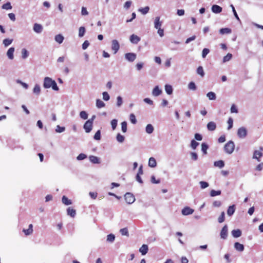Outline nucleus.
I'll list each match as a JSON object with an SVG mask.
<instances>
[{"label":"nucleus","instance_id":"obj_29","mask_svg":"<svg viewBox=\"0 0 263 263\" xmlns=\"http://www.w3.org/2000/svg\"><path fill=\"white\" fill-rule=\"evenodd\" d=\"M55 40L58 43L61 44L64 40V37L61 34H58L55 36Z\"/></svg>","mask_w":263,"mask_h":263},{"label":"nucleus","instance_id":"obj_18","mask_svg":"<svg viewBox=\"0 0 263 263\" xmlns=\"http://www.w3.org/2000/svg\"><path fill=\"white\" fill-rule=\"evenodd\" d=\"M235 205H232L230 206L227 210V214L229 216H231L235 212Z\"/></svg>","mask_w":263,"mask_h":263},{"label":"nucleus","instance_id":"obj_58","mask_svg":"<svg viewBox=\"0 0 263 263\" xmlns=\"http://www.w3.org/2000/svg\"><path fill=\"white\" fill-rule=\"evenodd\" d=\"M122 98L120 96H118L117 98V105L119 107L122 104Z\"/></svg>","mask_w":263,"mask_h":263},{"label":"nucleus","instance_id":"obj_60","mask_svg":"<svg viewBox=\"0 0 263 263\" xmlns=\"http://www.w3.org/2000/svg\"><path fill=\"white\" fill-rule=\"evenodd\" d=\"M102 95L103 98L105 101H108L109 99V96L107 92H103Z\"/></svg>","mask_w":263,"mask_h":263},{"label":"nucleus","instance_id":"obj_48","mask_svg":"<svg viewBox=\"0 0 263 263\" xmlns=\"http://www.w3.org/2000/svg\"><path fill=\"white\" fill-rule=\"evenodd\" d=\"M80 117L84 120L87 119L88 118V115L85 111H82L80 114Z\"/></svg>","mask_w":263,"mask_h":263},{"label":"nucleus","instance_id":"obj_38","mask_svg":"<svg viewBox=\"0 0 263 263\" xmlns=\"http://www.w3.org/2000/svg\"><path fill=\"white\" fill-rule=\"evenodd\" d=\"M221 194V191H215V190H211L210 192V195L212 197H214L216 196L220 195Z\"/></svg>","mask_w":263,"mask_h":263},{"label":"nucleus","instance_id":"obj_19","mask_svg":"<svg viewBox=\"0 0 263 263\" xmlns=\"http://www.w3.org/2000/svg\"><path fill=\"white\" fill-rule=\"evenodd\" d=\"M14 52V48H13V47L10 48L8 49V50L7 51V55L8 57L10 60H12L14 58V57H13Z\"/></svg>","mask_w":263,"mask_h":263},{"label":"nucleus","instance_id":"obj_63","mask_svg":"<svg viewBox=\"0 0 263 263\" xmlns=\"http://www.w3.org/2000/svg\"><path fill=\"white\" fill-rule=\"evenodd\" d=\"M87 157L86 155L84 154H80L77 157V159L79 160H82L85 159Z\"/></svg>","mask_w":263,"mask_h":263},{"label":"nucleus","instance_id":"obj_30","mask_svg":"<svg viewBox=\"0 0 263 263\" xmlns=\"http://www.w3.org/2000/svg\"><path fill=\"white\" fill-rule=\"evenodd\" d=\"M96 106L100 108L105 106V103L100 99H97L96 101Z\"/></svg>","mask_w":263,"mask_h":263},{"label":"nucleus","instance_id":"obj_35","mask_svg":"<svg viewBox=\"0 0 263 263\" xmlns=\"http://www.w3.org/2000/svg\"><path fill=\"white\" fill-rule=\"evenodd\" d=\"M2 8L3 9L10 10L12 9V6L10 2H7L6 4L3 5Z\"/></svg>","mask_w":263,"mask_h":263},{"label":"nucleus","instance_id":"obj_24","mask_svg":"<svg viewBox=\"0 0 263 263\" xmlns=\"http://www.w3.org/2000/svg\"><path fill=\"white\" fill-rule=\"evenodd\" d=\"M62 201L63 204L68 205L72 203L71 201L67 197H66L65 196H63L62 198Z\"/></svg>","mask_w":263,"mask_h":263},{"label":"nucleus","instance_id":"obj_64","mask_svg":"<svg viewBox=\"0 0 263 263\" xmlns=\"http://www.w3.org/2000/svg\"><path fill=\"white\" fill-rule=\"evenodd\" d=\"M89 45V43L88 41H85L82 44V48L86 49Z\"/></svg>","mask_w":263,"mask_h":263},{"label":"nucleus","instance_id":"obj_59","mask_svg":"<svg viewBox=\"0 0 263 263\" xmlns=\"http://www.w3.org/2000/svg\"><path fill=\"white\" fill-rule=\"evenodd\" d=\"M65 130V127H61L60 125H58L57 126L55 131L58 133H62Z\"/></svg>","mask_w":263,"mask_h":263},{"label":"nucleus","instance_id":"obj_15","mask_svg":"<svg viewBox=\"0 0 263 263\" xmlns=\"http://www.w3.org/2000/svg\"><path fill=\"white\" fill-rule=\"evenodd\" d=\"M262 156V153L258 151H255L253 154V158L256 159L257 161H260V158Z\"/></svg>","mask_w":263,"mask_h":263},{"label":"nucleus","instance_id":"obj_13","mask_svg":"<svg viewBox=\"0 0 263 263\" xmlns=\"http://www.w3.org/2000/svg\"><path fill=\"white\" fill-rule=\"evenodd\" d=\"M212 11L215 13H219L222 11V8L218 5H214L212 7Z\"/></svg>","mask_w":263,"mask_h":263},{"label":"nucleus","instance_id":"obj_51","mask_svg":"<svg viewBox=\"0 0 263 263\" xmlns=\"http://www.w3.org/2000/svg\"><path fill=\"white\" fill-rule=\"evenodd\" d=\"M12 41L11 39H6L3 41V43L5 46H8L12 43Z\"/></svg>","mask_w":263,"mask_h":263},{"label":"nucleus","instance_id":"obj_5","mask_svg":"<svg viewBox=\"0 0 263 263\" xmlns=\"http://www.w3.org/2000/svg\"><path fill=\"white\" fill-rule=\"evenodd\" d=\"M247 131L246 128L240 127L238 129L237 135L240 138H244L246 137Z\"/></svg>","mask_w":263,"mask_h":263},{"label":"nucleus","instance_id":"obj_34","mask_svg":"<svg viewBox=\"0 0 263 263\" xmlns=\"http://www.w3.org/2000/svg\"><path fill=\"white\" fill-rule=\"evenodd\" d=\"M154 131V127L151 124L147 125L146 127V132L148 134H152Z\"/></svg>","mask_w":263,"mask_h":263},{"label":"nucleus","instance_id":"obj_46","mask_svg":"<svg viewBox=\"0 0 263 263\" xmlns=\"http://www.w3.org/2000/svg\"><path fill=\"white\" fill-rule=\"evenodd\" d=\"M198 145L199 143L197 142H196L195 140H192L191 141V146L193 149H195Z\"/></svg>","mask_w":263,"mask_h":263},{"label":"nucleus","instance_id":"obj_43","mask_svg":"<svg viewBox=\"0 0 263 263\" xmlns=\"http://www.w3.org/2000/svg\"><path fill=\"white\" fill-rule=\"evenodd\" d=\"M125 138L120 134H118L117 135V140L118 142L122 143L124 141Z\"/></svg>","mask_w":263,"mask_h":263},{"label":"nucleus","instance_id":"obj_22","mask_svg":"<svg viewBox=\"0 0 263 263\" xmlns=\"http://www.w3.org/2000/svg\"><path fill=\"white\" fill-rule=\"evenodd\" d=\"M232 234L234 237L237 238L241 235V231L239 229L234 230L232 231Z\"/></svg>","mask_w":263,"mask_h":263},{"label":"nucleus","instance_id":"obj_50","mask_svg":"<svg viewBox=\"0 0 263 263\" xmlns=\"http://www.w3.org/2000/svg\"><path fill=\"white\" fill-rule=\"evenodd\" d=\"M188 87L191 90H195L196 89V86L193 82H191L189 84Z\"/></svg>","mask_w":263,"mask_h":263},{"label":"nucleus","instance_id":"obj_7","mask_svg":"<svg viewBox=\"0 0 263 263\" xmlns=\"http://www.w3.org/2000/svg\"><path fill=\"white\" fill-rule=\"evenodd\" d=\"M136 57L134 53H127L125 55L126 59L129 62H133L136 59Z\"/></svg>","mask_w":263,"mask_h":263},{"label":"nucleus","instance_id":"obj_4","mask_svg":"<svg viewBox=\"0 0 263 263\" xmlns=\"http://www.w3.org/2000/svg\"><path fill=\"white\" fill-rule=\"evenodd\" d=\"M124 198L126 202L128 204L133 203L135 200L134 196L130 193H126L124 195Z\"/></svg>","mask_w":263,"mask_h":263},{"label":"nucleus","instance_id":"obj_12","mask_svg":"<svg viewBox=\"0 0 263 263\" xmlns=\"http://www.w3.org/2000/svg\"><path fill=\"white\" fill-rule=\"evenodd\" d=\"M207 128L210 131H213L216 128V124L214 122L211 121L207 124Z\"/></svg>","mask_w":263,"mask_h":263},{"label":"nucleus","instance_id":"obj_36","mask_svg":"<svg viewBox=\"0 0 263 263\" xmlns=\"http://www.w3.org/2000/svg\"><path fill=\"white\" fill-rule=\"evenodd\" d=\"M225 220V214L224 212L221 213L220 215L218 218V221L219 223L223 222Z\"/></svg>","mask_w":263,"mask_h":263},{"label":"nucleus","instance_id":"obj_26","mask_svg":"<svg viewBox=\"0 0 263 263\" xmlns=\"http://www.w3.org/2000/svg\"><path fill=\"white\" fill-rule=\"evenodd\" d=\"M89 159L90 161L94 164H98L100 163L99 159L96 156H90L89 157Z\"/></svg>","mask_w":263,"mask_h":263},{"label":"nucleus","instance_id":"obj_31","mask_svg":"<svg viewBox=\"0 0 263 263\" xmlns=\"http://www.w3.org/2000/svg\"><path fill=\"white\" fill-rule=\"evenodd\" d=\"M165 90L168 95H171L173 92V88L171 85H166L165 86Z\"/></svg>","mask_w":263,"mask_h":263},{"label":"nucleus","instance_id":"obj_57","mask_svg":"<svg viewBox=\"0 0 263 263\" xmlns=\"http://www.w3.org/2000/svg\"><path fill=\"white\" fill-rule=\"evenodd\" d=\"M22 58L26 59L28 56V53L26 49H23L22 51Z\"/></svg>","mask_w":263,"mask_h":263},{"label":"nucleus","instance_id":"obj_47","mask_svg":"<svg viewBox=\"0 0 263 263\" xmlns=\"http://www.w3.org/2000/svg\"><path fill=\"white\" fill-rule=\"evenodd\" d=\"M115 236L114 234H110L107 235V241L109 242H113L115 240Z\"/></svg>","mask_w":263,"mask_h":263},{"label":"nucleus","instance_id":"obj_56","mask_svg":"<svg viewBox=\"0 0 263 263\" xmlns=\"http://www.w3.org/2000/svg\"><path fill=\"white\" fill-rule=\"evenodd\" d=\"M200 184L201 189H205L209 186V183L205 181H200Z\"/></svg>","mask_w":263,"mask_h":263},{"label":"nucleus","instance_id":"obj_53","mask_svg":"<svg viewBox=\"0 0 263 263\" xmlns=\"http://www.w3.org/2000/svg\"><path fill=\"white\" fill-rule=\"evenodd\" d=\"M94 139L97 140H99L101 139V132L100 130H98L94 136Z\"/></svg>","mask_w":263,"mask_h":263},{"label":"nucleus","instance_id":"obj_10","mask_svg":"<svg viewBox=\"0 0 263 263\" xmlns=\"http://www.w3.org/2000/svg\"><path fill=\"white\" fill-rule=\"evenodd\" d=\"M33 30L37 33H41L43 30V27L41 24L35 23L33 26Z\"/></svg>","mask_w":263,"mask_h":263},{"label":"nucleus","instance_id":"obj_9","mask_svg":"<svg viewBox=\"0 0 263 263\" xmlns=\"http://www.w3.org/2000/svg\"><path fill=\"white\" fill-rule=\"evenodd\" d=\"M228 235V227L225 225L220 232V237L222 239H226Z\"/></svg>","mask_w":263,"mask_h":263},{"label":"nucleus","instance_id":"obj_3","mask_svg":"<svg viewBox=\"0 0 263 263\" xmlns=\"http://www.w3.org/2000/svg\"><path fill=\"white\" fill-rule=\"evenodd\" d=\"M95 118L93 116L90 119L87 120L84 125V129L86 133H89L92 130L93 121Z\"/></svg>","mask_w":263,"mask_h":263},{"label":"nucleus","instance_id":"obj_41","mask_svg":"<svg viewBox=\"0 0 263 263\" xmlns=\"http://www.w3.org/2000/svg\"><path fill=\"white\" fill-rule=\"evenodd\" d=\"M232 57V55L231 53H228L226 56H224L223 57V62H226L230 61Z\"/></svg>","mask_w":263,"mask_h":263},{"label":"nucleus","instance_id":"obj_27","mask_svg":"<svg viewBox=\"0 0 263 263\" xmlns=\"http://www.w3.org/2000/svg\"><path fill=\"white\" fill-rule=\"evenodd\" d=\"M214 165L219 168H222L224 166V163L222 160H218L214 162Z\"/></svg>","mask_w":263,"mask_h":263},{"label":"nucleus","instance_id":"obj_8","mask_svg":"<svg viewBox=\"0 0 263 263\" xmlns=\"http://www.w3.org/2000/svg\"><path fill=\"white\" fill-rule=\"evenodd\" d=\"M194 210L189 206H186L182 210V214L183 215H188L193 214Z\"/></svg>","mask_w":263,"mask_h":263},{"label":"nucleus","instance_id":"obj_62","mask_svg":"<svg viewBox=\"0 0 263 263\" xmlns=\"http://www.w3.org/2000/svg\"><path fill=\"white\" fill-rule=\"evenodd\" d=\"M151 182L153 183L158 184V183H159L160 182V179L156 180V178H155V177L154 176H152L151 177Z\"/></svg>","mask_w":263,"mask_h":263},{"label":"nucleus","instance_id":"obj_45","mask_svg":"<svg viewBox=\"0 0 263 263\" xmlns=\"http://www.w3.org/2000/svg\"><path fill=\"white\" fill-rule=\"evenodd\" d=\"M129 119H130V122L133 123V124H136L137 123V120L136 119V117L134 115V114H131L129 116Z\"/></svg>","mask_w":263,"mask_h":263},{"label":"nucleus","instance_id":"obj_11","mask_svg":"<svg viewBox=\"0 0 263 263\" xmlns=\"http://www.w3.org/2000/svg\"><path fill=\"white\" fill-rule=\"evenodd\" d=\"M130 41L132 43L136 44L140 41V38L137 35L132 34L130 37Z\"/></svg>","mask_w":263,"mask_h":263},{"label":"nucleus","instance_id":"obj_2","mask_svg":"<svg viewBox=\"0 0 263 263\" xmlns=\"http://www.w3.org/2000/svg\"><path fill=\"white\" fill-rule=\"evenodd\" d=\"M235 148L234 143L232 141H229L227 142L224 146V149L225 152L228 154H231L233 152Z\"/></svg>","mask_w":263,"mask_h":263},{"label":"nucleus","instance_id":"obj_16","mask_svg":"<svg viewBox=\"0 0 263 263\" xmlns=\"http://www.w3.org/2000/svg\"><path fill=\"white\" fill-rule=\"evenodd\" d=\"M23 232L25 233V235H29L32 233L33 232V226L32 224H30L29 225L28 229H23Z\"/></svg>","mask_w":263,"mask_h":263},{"label":"nucleus","instance_id":"obj_1","mask_svg":"<svg viewBox=\"0 0 263 263\" xmlns=\"http://www.w3.org/2000/svg\"><path fill=\"white\" fill-rule=\"evenodd\" d=\"M43 86L45 88H49L52 87V88L54 90H59V87H58L55 81L52 80L49 77H46L44 79Z\"/></svg>","mask_w":263,"mask_h":263},{"label":"nucleus","instance_id":"obj_44","mask_svg":"<svg viewBox=\"0 0 263 263\" xmlns=\"http://www.w3.org/2000/svg\"><path fill=\"white\" fill-rule=\"evenodd\" d=\"M228 129L230 130L231 128H232L233 124V120L232 118L230 117L229 118V119L228 120Z\"/></svg>","mask_w":263,"mask_h":263},{"label":"nucleus","instance_id":"obj_25","mask_svg":"<svg viewBox=\"0 0 263 263\" xmlns=\"http://www.w3.org/2000/svg\"><path fill=\"white\" fill-rule=\"evenodd\" d=\"M67 214L68 215H70L72 217H74L76 214V210L70 207H69L67 209Z\"/></svg>","mask_w":263,"mask_h":263},{"label":"nucleus","instance_id":"obj_54","mask_svg":"<svg viewBox=\"0 0 263 263\" xmlns=\"http://www.w3.org/2000/svg\"><path fill=\"white\" fill-rule=\"evenodd\" d=\"M117 120L116 119H113L111 121V125L113 130L115 129L117 125Z\"/></svg>","mask_w":263,"mask_h":263},{"label":"nucleus","instance_id":"obj_21","mask_svg":"<svg viewBox=\"0 0 263 263\" xmlns=\"http://www.w3.org/2000/svg\"><path fill=\"white\" fill-rule=\"evenodd\" d=\"M157 165V162L155 159L153 157H151L148 161V165L151 167H155Z\"/></svg>","mask_w":263,"mask_h":263},{"label":"nucleus","instance_id":"obj_61","mask_svg":"<svg viewBox=\"0 0 263 263\" xmlns=\"http://www.w3.org/2000/svg\"><path fill=\"white\" fill-rule=\"evenodd\" d=\"M231 113H237L238 112L237 108H236V106L234 104H233L231 106Z\"/></svg>","mask_w":263,"mask_h":263},{"label":"nucleus","instance_id":"obj_6","mask_svg":"<svg viewBox=\"0 0 263 263\" xmlns=\"http://www.w3.org/2000/svg\"><path fill=\"white\" fill-rule=\"evenodd\" d=\"M120 48V45L116 40H114L111 43V49L114 51V53H116Z\"/></svg>","mask_w":263,"mask_h":263},{"label":"nucleus","instance_id":"obj_52","mask_svg":"<svg viewBox=\"0 0 263 263\" xmlns=\"http://www.w3.org/2000/svg\"><path fill=\"white\" fill-rule=\"evenodd\" d=\"M210 50L208 48H204L202 52V57L203 58H205L206 55L209 53Z\"/></svg>","mask_w":263,"mask_h":263},{"label":"nucleus","instance_id":"obj_32","mask_svg":"<svg viewBox=\"0 0 263 263\" xmlns=\"http://www.w3.org/2000/svg\"><path fill=\"white\" fill-rule=\"evenodd\" d=\"M86 29L84 27H80L79 29V37H83L85 33Z\"/></svg>","mask_w":263,"mask_h":263},{"label":"nucleus","instance_id":"obj_40","mask_svg":"<svg viewBox=\"0 0 263 263\" xmlns=\"http://www.w3.org/2000/svg\"><path fill=\"white\" fill-rule=\"evenodd\" d=\"M208 149V145L204 143H202L201 150L203 152V153H204V154H206Z\"/></svg>","mask_w":263,"mask_h":263},{"label":"nucleus","instance_id":"obj_28","mask_svg":"<svg viewBox=\"0 0 263 263\" xmlns=\"http://www.w3.org/2000/svg\"><path fill=\"white\" fill-rule=\"evenodd\" d=\"M219 32L221 34L230 33L231 29L228 28H221L220 29Z\"/></svg>","mask_w":263,"mask_h":263},{"label":"nucleus","instance_id":"obj_37","mask_svg":"<svg viewBox=\"0 0 263 263\" xmlns=\"http://www.w3.org/2000/svg\"><path fill=\"white\" fill-rule=\"evenodd\" d=\"M197 72L198 74L203 77L204 75L203 69L202 66H199L197 69Z\"/></svg>","mask_w":263,"mask_h":263},{"label":"nucleus","instance_id":"obj_49","mask_svg":"<svg viewBox=\"0 0 263 263\" xmlns=\"http://www.w3.org/2000/svg\"><path fill=\"white\" fill-rule=\"evenodd\" d=\"M121 128L123 132L125 133L127 131V123L125 121L121 123Z\"/></svg>","mask_w":263,"mask_h":263},{"label":"nucleus","instance_id":"obj_14","mask_svg":"<svg viewBox=\"0 0 263 263\" xmlns=\"http://www.w3.org/2000/svg\"><path fill=\"white\" fill-rule=\"evenodd\" d=\"M148 250V246L146 245H143L139 249V252L142 254V255H145Z\"/></svg>","mask_w":263,"mask_h":263},{"label":"nucleus","instance_id":"obj_55","mask_svg":"<svg viewBox=\"0 0 263 263\" xmlns=\"http://www.w3.org/2000/svg\"><path fill=\"white\" fill-rule=\"evenodd\" d=\"M40 87L39 85H36L33 88V92L38 95L40 93Z\"/></svg>","mask_w":263,"mask_h":263},{"label":"nucleus","instance_id":"obj_42","mask_svg":"<svg viewBox=\"0 0 263 263\" xmlns=\"http://www.w3.org/2000/svg\"><path fill=\"white\" fill-rule=\"evenodd\" d=\"M149 10V8L148 6L145 7L143 8H140L139 9V11L141 12L142 14H145L147 13H148V11Z\"/></svg>","mask_w":263,"mask_h":263},{"label":"nucleus","instance_id":"obj_20","mask_svg":"<svg viewBox=\"0 0 263 263\" xmlns=\"http://www.w3.org/2000/svg\"><path fill=\"white\" fill-rule=\"evenodd\" d=\"M154 25L155 28L157 29L161 28L162 23L160 21V17L157 16L155 18Z\"/></svg>","mask_w":263,"mask_h":263},{"label":"nucleus","instance_id":"obj_39","mask_svg":"<svg viewBox=\"0 0 263 263\" xmlns=\"http://www.w3.org/2000/svg\"><path fill=\"white\" fill-rule=\"evenodd\" d=\"M120 232L122 235H125L127 236H129V233L127 228L121 229L120 230Z\"/></svg>","mask_w":263,"mask_h":263},{"label":"nucleus","instance_id":"obj_23","mask_svg":"<svg viewBox=\"0 0 263 263\" xmlns=\"http://www.w3.org/2000/svg\"><path fill=\"white\" fill-rule=\"evenodd\" d=\"M234 247L237 251H242L244 250V246L239 242H236L234 244Z\"/></svg>","mask_w":263,"mask_h":263},{"label":"nucleus","instance_id":"obj_17","mask_svg":"<svg viewBox=\"0 0 263 263\" xmlns=\"http://www.w3.org/2000/svg\"><path fill=\"white\" fill-rule=\"evenodd\" d=\"M162 93V90L159 89L158 86L155 87L153 90L152 94L154 96H158Z\"/></svg>","mask_w":263,"mask_h":263},{"label":"nucleus","instance_id":"obj_33","mask_svg":"<svg viewBox=\"0 0 263 263\" xmlns=\"http://www.w3.org/2000/svg\"><path fill=\"white\" fill-rule=\"evenodd\" d=\"M207 97L209 98V99L211 100H213L216 99V95L213 92H209L206 95Z\"/></svg>","mask_w":263,"mask_h":263}]
</instances>
